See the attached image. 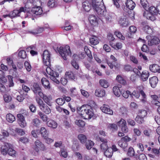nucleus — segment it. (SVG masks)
<instances>
[{
	"mask_svg": "<svg viewBox=\"0 0 160 160\" xmlns=\"http://www.w3.org/2000/svg\"><path fill=\"white\" fill-rule=\"evenodd\" d=\"M149 81L151 86L153 88H154L156 86L158 79L157 77L154 76L150 78Z\"/></svg>",
	"mask_w": 160,
	"mask_h": 160,
	"instance_id": "obj_18",
	"label": "nucleus"
},
{
	"mask_svg": "<svg viewBox=\"0 0 160 160\" xmlns=\"http://www.w3.org/2000/svg\"><path fill=\"white\" fill-rule=\"evenodd\" d=\"M24 66L26 70L28 72H30L31 70V66L30 63L28 61H26L24 62Z\"/></svg>",
	"mask_w": 160,
	"mask_h": 160,
	"instance_id": "obj_61",
	"label": "nucleus"
},
{
	"mask_svg": "<svg viewBox=\"0 0 160 160\" xmlns=\"http://www.w3.org/2000/svg\"><path fill=\"white\" fill-rule=\"evenodd\" d=\"M47 125L49 127L55 128L57 127V123L52 120H49L47 122Z\"/></svg>",
	"mask_w": 160,
	"mask_h": 160,
	"instance_id": "obj_28",
	"label": "nucleus"
},
{
	"mask_svg": "<svg viewBox=\"0 0 160 160\" xmlns=\"http://www.w3.org/2000/svg\"><path fill=\"white\" fill-rule=\"evenodd\" d=\"M143 29L144 31L148 34H151L153 32L152 28L148 25H145L143 27Z\"/></svg>",
	"mask_w": 160,
	"mask_h": 160,
	"instance_id": "obj_39",
	"label": "nucleus"
},
{
	"mask_svg": "<svg viewBox=\"0 0 160 160\" xmlns=\"http://www.w3.org/2000/svg\"><path fill=\"white\" fill-rule=\"evenodd\" d=\"M117 125L121 128L122 131L124 133H127L128 131V128L126 125V121L123 119H121L117 122Z\"/></svg>",
	"mask_w": 160,
	"mask_h": 160,
	"instance_id": "obj_9",
	"label": "nucleus"
},
{
	"mask_svg": "<svg viewBox=\"0 0 160 160\" xmlns=\"http://www.w3.org/2000/svg\"><path fill=\"white\" fill-rule=\"evenodd\" d=\"M41 82L42 85L46 88H50V83L46 78H43L41 79Z\"/></svg>",
	"mask_w": 160,
	"mask_h": 160,
	"instance_id": "obj_30",
	"label": "nucleus"
},
{
	"mask_svg": "<svg viewBox=\"0 0 160 160\" xmlns=\"http://www.w3.org/2000/svg\"><path fill=\"white\" fill-rule=\"evenodd\" d=\"M71 94L72 96L74 97L77 94V92L76 89L75 88H72L70 89Z\"/></svg>",
	"mask_w": 160,
	"mask_h": 160,
	"instance_id": "obj_64",
	"label": "nucleus"
},
{
	"mask_svg": "<svg viewBox=\"0 0 160 160\" xmlns=\"http://www.w3.org/2000/svg\"><path fill=\"white\" fill-rule=\"evenodd\" d=\"M121 94L122 96L125 98H127L130 95V94L131 92L127 90L126 91H124L122 92Z\"/></svg>",
	"mask_w": 160,
	"mask_h": 160,
	"instance_id": "obj_58",
	"label": "nucleus"
},
{
	"mask_svg": "<svg viewBox=\"0 0 160 160\" xmlns=\"http://www.w3.org/2000/svg\"><path fill=\"white\" fill-rule=\"evenodd\" d=\"M88 20L90 24L93 26L97 25L98 22V18L93 15H90L88 18Z\"/></svg>",
	"mask_w": 160,
	"mask_h": 160,
	"instance_id": "obj_16",
	"label": "nucleus"
},
{
	"mask_svg": "<svg viewBox=\"0 0 160 160\" xmlns=\"http://www.w3.org/2000/svg\"><path fill=\"white\" fill-rule=\"evenodd\" d=\"M90 44L93 45H95L98 44L99 42L98 38L96 36H93L90 38L89 39Z\"/></svg>",
	"mask_w": 160,
	"mask_h": 160,
	"instance_id": "obj_31",
	"label": "nucleus"
},
{
	"mask_svg": "<svg viewBox=\"0 0 160 160\" xmlns=\"http://www.w3.org/2000/svg\"><path fill=\"white\" fill-rule=\"evenodd\" d=\"M36 101L37 103L38 104V105L40 108V109H41L42 108L43 106H44L45 104L43 102L42 99L38 97L36 98Z\"/></svg>",
	"mask_w": 160,
	"mask_h": 160,
	"instance_id": "obj_42",
	"label": "nucleus"
},
{
	"mask_svg": "<svg viewBox=\"0 0 160 160\" xmlns=\"http://www.w3.org/2000/svg\"><path fill=\"white\" fill-rule=\"evenodd\" d=\"M119 23L122 27H125L128 26L129 24L127 19L124 18H121L119 20Z\"/></svg>",
	"mask_w": 160,
	"mask_h": 160,
	"instance_id": "obj_25",
	"label": "nucleus"
},
{
	"mask_svg": "<svg viewBox=\"0 0 160 160\" xmlns=\"http://www.w3.org/2000/svg\"><path fill=\"white\" fill-rule=\"evenodd\" d=\"M76 124L79 127H83L85 125V122L83 121L79 120H76L75 121Z\"/></svg>",
	"mask_w": 160,
	"mask_h": 160,
	"instance_id": "obj_62",
	"label": "nucleus"
},
{
	"mask_svg": "<svg viewBox=\"0 0 160 160\" xmlns=\"http://www.w3.org/2000/svg\"><path fill=\"white\" fill-rule=\"evenodd\" d=\"M38 114L43 122H46L48 121V118L46 115L44 114L43 113L40 111L38 112Z\"/></svg>",
	"mask_w": 160,
	"mask_h": 160,
	"instance_id": "obj_44",
	"label": "nucleus"
},
{
	"mask_svg": "<svg viewBox=\"0 0 160 160\" xmlns=\"http://www.w3.org/2000/svg\"><path fill=\"white\" fill-rule=\"evenodd\" d=\"M40 121L37 118L33 119L31 122L32 125L36 127H38L40 125Z\"/></svg>",
	"mask_w": 160,
	"mask_h": 160,
	"instance_id": "obj_40",
	"label": "nucleus"
},
{
	"mask_svg": "<svg viewBox=\"0 0 160 160\" xmlns=\"http://www.w3.org/2000/svg\"><path fill=\"white\" fill-rule=\"evenodd\" d=\"M50 54L48 51L47 50H45L42 54V58L43 62L46 67V71L47 72L48 74V77L56 83H58L59 82V80L57 79L58 78L59 74L58 73L51 70V68L48 66L50 65Z\"/></svg>",
	"mask_w": 160,
	"mask_h": 160,
	"instance_id": "obj_1",
	"label": "nucleus"
},
{
	"mask_svg": "<svg viewBox=\"0 0 160 160\" xmlns=\"http://www.w3.org/2000/svg\"><path fill=\"white\" fill-rule=\"evenodd\" d=\"M99 82L100 85L104 88H107L108 87L109 84L106 80L101 79L99 80Z\"/></svg>",
	"mask_w": 160,
	"mask_h": 160,
	"instance_id": "obj_32",
	"label": "nucleus"
},
{
	"mask_svg": "<svg viewBox=\"0 0 160 160\" xmlns=\"http://www.w3.org/2000/svg\"><path fill=\"white\" fill-rule=\"evenodd\" d=\"M92 4L88 1H85L82 3V7L84 10L88 12L91 9Z\"/></svg>",
	"mask_w": 160,
	"mask_h": 160,
	"instance_id": "obj_21",
	"label": "nucleus"
},
{
	"mask_svg": "<svg viewBox=\"0 0 160 160\" xmlns=\"http://www.w3.org/2000/svg\"><path fill=\"white\" fill-rule=\"evenodd\" d=\"M149 75V72L148 71H143L140 75L142 80L143 81H146Z\"/></svg>",
	"mask_w": 160,
	"mask_h": 160,
	"instance_id": "obj_27",
	"label": "nucleus"
},
{
	"mask_svg": "<svg viewBox=\"0 0 160 160\" xmlns=\"http://www.w3.org/2000/svg\"><path fill=\"white\" fill-rule=\"evenodd\" d=\"M114 17L115 14L113 13H109L107 15L105 13L103 17H105L107 21L109 22L113 21Z\"/></svg>",
	"mask_w": 160,
	"mask_h": 160,
	"instance_id": "obj_24",
	"label": "nucleus"
},
{
	"mask_svg": "<svg viewBox=\"0 0 160 160\" xmlns=\"http://www.w3.org/2000/svg\"><path fill=\"white\" fill-rule=\"evenodd\" d=\"M146 11L143 13V16L147 19L153 21L156 20V17L158 14V9L155 7L151 6L147 7Z\"/></svg>",
	"mask_w": 160,
	"mask_h": 160,
	"instance_id": "obj_3",
	"label": "nucleus"
},
{
	"mask_svg": "<svg viewBox=\"0 0 160 160\" xmlns=\"http://www.w3.org/2000/svg\"><path fill=\"white\" fill-rule=\"evenodd\" d=\"M48 25H46L44 27H40L38 28L36 30H34V31H30V33L35 35L38 33H40L42 32L45 29V28H48Z\"/></svg>",
	"mask_w": 160,
	"mask_h": 160,
	"instance_id": "obj_17",
	"label": "nucleus"
},
{
	"mask_svg": "<svg viewBox=\"0 0 160 160\" xmlns=\"http://www.w3.org/2000/svg\"><path fill=\"white\" fill-rule=\"evenodd\" d=\"M11 18H14L20 16L19 12L18 9L14 10L12 12L10 13Z\"/></svg>",
	"mask_w": 160,
	"mask_h": 160,
	"instance_id": "obj_52",
	"label": "nucleus"
},
{
	"mask_svg": "<svg viewBox=\"0 0 160 160\" xmlns=\"http://www.w3.org/2000/svg\"><path fill=\"white\" fill-rule=\"evenodd\" d=\"M12 145L11 144L7 143L4 144L1 148V153L3 155H6L8 151L9 148H11Z\"/></svg>",
	"mask_w": 160,
	"mask_h": 160,
	"instance_id": "obj_12",
	"label": "nucleus"
},
{
	"mask_svg": "<svg viewBox=\"0 0 160 160\" xmlns=\"http://www.w3.org/2000/svg\"><path fill=\"white\" fill-rule=\"evenodd\" d=\"M116 79L118 82L121 84L125 85L126 84L125 80L120 75L117 76Z\"/></svg>",
	"mask_w": 160,
	"mask_h": 160,
	"instance_id": "obj_49",
	"label": "nucleus"
},
{
	"mask_svg": "<svg viewBox=\"0 0 160 160\" xmlns=\"http://www.w3.org/2000/svg\"><path fill=\"white\" fill-rule=\"evenodd\" d=\"M135 120L137 123L140 124L144 123L145 121L144 118L139 115L137 116L135 118Z\"/></svg>",
	"mask_w": 160,
	"mask_h": 160,
	"instance_id": "obj_48",
	"label": "nucleus"
},
{
	"mask_svg": "<svg viewBox=\"0 0 160 160\" xmlns=\"http://www.w3.org/2000/svg\"><path fill=\"white\" fill-rule=\"evenodd\" d=\"M92 6L93 8L104 6L102 0H95L92 2Z\"/></svg>",
	"mask_w": 160,
	"mask_h": 160,
	"instance_id": "obj_15",
	"label": "nucleus"
},
{
	"mask_svg": "<svg viewBox=\"0 0 160 160\" xmlns=\"http://www.w3.org/2000/svg\"><path fill=\"white\" fill-rule=\"evenodd\" d=\"M18 118V122L22 128H24L27 125V123L25 120L24 117L21 114H18L17 115Z\"/></svg>",
	"mask_w": 160,
	"mask_h": 160,
	"instance_id": "obj_10",
	"label": "nucleus"
},
{
	"mask_svg": "<svg viewBox=\"0 0 160 160\" xmlns=\"http://www.w3.org/2000/svg\"><path fill=\"white\" fill-rule=\"evenodd\" d=\"M93 9L94 10L95 13L100 17H103L104 14L107 13L105 6L95 8Z\"/></svg>",
	"mask_w": 160,
	"mask_h": 160,
	"instance_id": "obj_7",
	"label": "nucleus"
},
{
	"mask_svg": "<svg viewBox=\"0 0 160 160\" xmlns=\"http://www.w3.org/2000/svg\"><path fill=\"white\" fill-rule=\"evenodd\" d=\"M115 35L118 38L120 39L124 40L125 39V37L123 36L122 33L118 31H116L115 32Z\"/></svg>",
	"mask_w": 160,
	"mask_h": 160,
	"instance_id": "obj_60",
	"label": "nucleus"
},
{
	"mask_svg": "<svg viewBox=\"0 0 160 160\" xmlns=\"http://www.w3.org/2000/svg\"><path fill=\"white\" fill-rule=\"evenodd\" d=\"M8 65L10 66H12V68L15 72L17 70V68L16 65L14 64L12 58L11 57H8L6 59Z\"/></svg>",
	"mask_w": 160,
	"mask_h": 160,
	"instance_id": "obj_22",
	"label": "nucleus"
},
{
	"mask_svg": "<svg viewBox=\"0 0 160 160\" xmlns=\"http://www.w3.org/2000/svg\"><path fill=\"white\" fill-rule=\"evenodd\" d=\"M129 30L131 33L129 34L128 33L127 36L128 38H131V34L135 33L137 31V28L136 27L132 26L130 27Z\"/></svg>",
	"mask_w": 160,
	"mask_h": 160,
	"instance_id": "obj_37",
	"label": "nucleus"
},
{
	"mask_svg": "<svg viewBox=\"0 0 160 160\" xmlns=\"http://www.w3.org/2000/svg\"><path fill=\"white\" fill-rule=\"evenodd\" d=\"M100 109L103 112L110 115H112L113 112L112 109L108 105L104 104L100 108Z\"/></svg>",
	"mask_w": 160,
	"mask_h": 160,
	"instance_id": "obj_13",
	"label": "nucleus"
},
{
	"mask_svg": "<svg viewBox=\"0 0 160 160\" xmlns=\"http://www.w3.org/2000/svg\"><path fill=\"white\" fill-rule=\"evenodd\" d=\"M40 109L46 114H49L51 112V110L49 107L46 104Z\"/></svg>",
	"mask_w": 160,
	"mask_h": 160,
	"instance_id": "obj_38",
	"label": "nucleus"
},
{
	"mask_svg": "<svg viewBox=\"0 0 160 160\" xmlns=\"http://www.w3.org/2000/svg\"><path fill=\"white\" fill-rule=\"evenodd\" d=\"M78 112L83 118L90 119L94 115L93 110L89 106L82 105L78 108Z\"/></svg>",
	"mask_w": 160,
	"mask_h": 160,
	"instance_id": "obj_2",
	"label": "nucleus"
},
{
	"mask_svg": "<svg viewBox=\"0 0 160 160\" xmlns=\"http://www.w3.org/2000/svg\"><path fill=\"white\" fill-rule=\"evenodd\" d=\"M6 119L10 123H12L15 120L14 116L11 113H8L6 116Z\"/></svg>",
	"mask_w": 160,
	"mask_h": 160,
	"instance_id": "obj_33",
	"label": "nucleus"
},
{
	"mask_svg": "<svg viewBox=\"0 0 160 160\" xmlns=\"http://www.w3.org/2000/svg\"><path fill=\"white\" fill-rule=\"evenodd\" d=\"M35 150L38 152L40 150L44 151L46 150V148L44 145L40 140H36L35 142Z\"/></svg>",
	"mask_w": 160,
	"mask_h": 160,
	"instance_id": "obj_8",
	"label": "nucleus"
},
{
	"mask_svg": "<svg viewBox=\"0 0 160 160\" xmlns=\"http://www.w3.org/2000/svg\"><path fill=\"white\" fill-rule=\"evenodd\" d=\"M18 56L22 58H25L27 57L26 51L23 50L20 51L18 53Z\"/></svg>",
	"mask_w": 160,
	"mask_h": 160,
	"instance_id": "obj_51",
	"label": "nucleus"
},
{
	"mask_svg": "<svg viewBox=\"0 0 160 160\" xmlns=\"http://www.w3.org/2000/svg\"><path fill=\"white\" fill-rule=\"evenodd\" d=\"M56 102L58 105L62 106L65 103V101L63 98H59L56 100Z\"/></svg>",
	"mask_w": 160,
	"mask_h": 160,
	"instance_id": "obj_55",
	"label": "nucleus"
},
{
	"mask_svg": "<svg viewBox=\"0 0 160 160\" xmlns=\"http://www.w3.org/2000/svg\"><path fill=\"white\" fill-rule=\"evenodd\" d=\"M44 102L49 106H52V103L50 102V98L45 95L42 98Z\"/></svg>",
	"mask_w": 160,
	"mask_h": 160,
	"instance_id": "obj_50",
	"label": "nucleus"
},
{
	"mask_svg": "<svg viewBox=\"0 0 160 160\" xmlns=\"http://www.w3.org/2000/svg\"><path fill=\"white\" fill-rule=\"evenodd\" d=\"M94 143L91 140H88L87 141L85 142V146L86 148L88 149H90L93 146Z\"/></svg>",
	"mask_w": 160,
	"mask_h": 160,
	"instance_id": "obj_41",
	"label": "nucleus"
},
{
	"mask_svg": "<svg viewBox=\"0 0 160 160\" xmlns=\"http://www.w3.org/2000/svg\"><path fill=\"white\" fill-rule=\"evenodd\" d=\"M78 138L80 142L82 144L85 143L87 140L86 136L82 134H80L78 135Z\"/></svg>",
	"mask_w": 160,
	"mask_h": 160,
	"instance_id": "obj_34",
	"label": "nucleus"
},
{
	"mask_svg": "<svg viewBox=\"0 0 160 160\" xmlns=\"http://www.w3.org/2000/svg\"><path fill=\"white\" fill-rule=\"evenodd\" d=\"M57 50L58 51L60 55L64 60L67 59V57L70 56L71 54L70 47L68 45H66L64 47H57Z\"/></svg>",
	"mask_w": 160,
	"mask_h": 160,
	"instance_id": "obj_4",
	"label": "nucleus"
},
{
	"mask_svg": "<svg viewBox=\"0 0 160 160\" xmlns=\"http://www.w3.org/2000/svg\"><path fill=\"white\" fill-rule=\"evenodd\" d=\"M131 140V138H130L128 136H125L122 137L121 140L118 142V144L124 151H125L128 146L127 142L130 141Z\"/></svg>",
	"mask_w": 160,
	"mask_h": 160,
	"instance_id": "obj_5",
	"label": "nucleus"
},
{
	"mask_svg": "<svg viewBox=\"0 0 160 160\" xmlns=\"http://www.w3.org/2000/svg\"><path fill=\"white\" fill-rule=\"evenodd\" d=\"M31 12L34 15L39 16L42 14L43 11L42 9L40 7H32Z\"/></svg>",
	"mask_w": 160,
	"mask_h": 160,
	"instance_id": "obj_11",
	"label": "nucleus"
},
{
	"mask_svg": "<svg viewBox=\"0 0 160 160\" xmlns=\"http://www.w3.org/2000/svg\"><path fill=\"white\" fill-rule=\"evenodd\" d=\"M39 133H40L42 136L43 138H46V137L48 136V133L47 129L45 127H41L40 129Z\"/></svg>",
	"mask_w": 160,
	"mask_h": 160,
	"instance_id": "obj_29",
	"label": "nucleus"
},
{
	"mask_svg": "<svg viewBox=\"0 0 160 160\" xmlns=\"http://www.w3.org/2000/svg\"><path fill=\"white\" fill-rule=\"evenodd\" d=\"M29 5H31L30 7L32 8V7H39L38 5H41V1L40 0H31L30 2H28Z\"/></svg>",
	"mask_w": 160,
	"mask_h": 160,
	"instance_id": "obj_26",
	"label": "nucleus"
},
{
	"mask_svg": "<svg viewBox=\"0 0 160 160\" xmlns=\"http://www.w3.org/2000/svg\"><path fill=\"white\" fill-rule=\"evenodd\" d=\"M95 94L98 97H102L105 94V91L103 89H98L96 90Z\"/></svg>",
	"mask_w": 160,
	"mask_h": 160,
	"instance_id": "obj_23",
	"label": "nucleus"
},
{
	"mask_svg": "<svg viewBox=\"0 0 160 160\" xmlns=\"http://www.w3.org/2000/svg\"><path fill=\"white\" fill-rule=\"evenodd\" d=\"M66 78L67 79L73 80L74 78L73 73L71 72H67L65 73Z\"/></svg>",
	"mask_w": 160,
	"mask_h": 160,
	"instance_id": "obj_45",
	"label": "nucleus"
},
{
	"mask_svg": "<svg viewBox=\"0 0 160 160\" xmlns=\"http://www.w3.org/2000/svg\"><path fill=\"white\" fill-rule=\"evenodd\" d=\"M140 3L144 9H146L148 7V3L147 0H140Z\"/></svg>",
	"mask_w": 160,
	"mask_h": 160,
	"instance_id": "obj_56",
	"label": "nucleus"
},
{
	"mask_svg": "<svg viewBox=\"0 0 160 160\" xmlns=\"http://www.w3.org/2000/svg\"><path fill=\"white\" fill-rule=\"evenodd\" d=\"M147 114V111L145 110H140L138 111V115L143 118L145 117Z\"/></svg>",
	"mask_w": 160,
	"mask_h": 160,
	"instance_id": "obj_54",
	"label": "nucleus"
},
{
	"mask_svg": "<svg viewBox=\"0 0 160 160\" xmlns=\"http://www.w3.org/2000/svg\"><path fill=\"white\" fill-rule=\"evenodd\" d=\"M7 153L10 156H15L16 154V151L11 148H9L8 150Z\"/></svg>",
	"mask_w": 160,
	"mask_h": 160,
	"instance_id": "obj_57",
	"label": "nucleus"
},
{
	"mask_svg": "<svg viewBox=\"0 0 160 160\" xmlns=\"http://www.w3.org/2000/svg\"><path fill=\"white\" fill-rule=\"evenodd\" d=\"M108 128L112 131L117 130L118 129L117 126L116 124H109L108 125Z\"/></svg>",
	"mask_w": 160,
	"mask_h": 160,
	"instance_id": "obj_59",
	"label": "nucleus"
},
{
	"mask_svg": "<svg viewBox=\"0 0 160 160\" xmlns=\"http://www.w3.org/2000/svg\"><path fill=\"white\" fill-rule=\"evenodd\" d=\"M104 154L107 157L111 158L112 155V151L110 148H108V149L105 151Z\"/></svg>",
	"mask_w": 160,
	"mask_h": 160,
	"instance_id": "obj_46",
	"label": "nucleus"
},
{
	"mask_svg": "<svg viewBox=\"0 0 160 160\" xmlns=\"http://www.w3.org/2000/svg\"><path fill=\"white\" fill-rule=\"evenodd\" d=\"M32 89L34 93L36 94L38 93V92L40 91L41 89L38 84L37 83H34L33 85V88H32Z\"/></svg>",
	"mask_w": 160,
	"mask_h": 160,
	"instance_id": "obj_36",
	"label": "nucleus"
},
{
	"mask_svg": "<svg viewBox=\"0 0 160 160\" xmlns=\"http://www.w3.org/2000/svg\"><path fill=\"white\" fill-rule=\"evenodd\" d=\"M125 4L126 7L130 10H133L136 5L135 3L132 0H127Z\"/></svg>",
	"mask_w": 160,
	"mask_h": 160,
	"instance_id": "obj_20",
	"label": "nucleus"
},
{
	"mask_svg": "<svg viewBox=\"0 0 160 160\" xmlns=\"http://www.w3.org/2000/svg\"><path fill=\"white\" fill-rule=\"evenodd\" d=\"M150 70L153 72L160 73V67L157 64H153L149 66Z\"/></svg>",
	"mask_w": 160,
	"mask_h": 160,
	"instance_id": "obj_19",
	"label": "nucleus"
},
{
	"mask_svg": "<svg viewBox=\"0 0 160 160\" xmlns=\"http://www.w3.org/2000/svg\"><path fill=\"white\" fill-rule=\"evenodd\" d=\"M146 38L148 39V44L149 46L158 44L160 42L159 39L155 36H148Z\"/></svg>",
	"mask_w": 160,
	"mask_h": 160,
	"instance_id": "obj_6",
	"label": "nucleus"
},
{
	"mask_svg": "<svg viewBox=\"0 0 160 160\" xmlns=\"http://www.w3.org/2000/svg\"><path fill=\"white\" fill-rule=\"evenodd\" d=\"M127 154L128 156L130 157H132L134 155V151L132 148H129Z\"/></svg>",
	"mask_w": 160,
	"mask_h": 160,
	"instance_id": "obj_63",
	"label": "nucleus"
},
{
	"mask_svg": "<svg viewBox=\"0 0 160 160\" xmlns=\"http://www.w3.org/2000/svg\"><path fill=\"white\" fill-rule=\"evenodd\" d=\"M7 80L5 77L4 72L1 70H0V82H6Z\"/></svg>",
	"mask_w": 160,
	"mask_h": 160,
	"instance_id": "obj_47",
	"label": "nucleus"
},
{
	"mask_svg": "<svg viewBox=\"0 0 160 160\" xmlns=\"http://www.w3.org/2000/svg\"><path fill=\"white\" fill-rule=\"evenodd\" d=\"M78 60V55L74 54L72 56V60L71 61V64L73 67L76 69H78L79 66L77 61Z\"/></svg>",
	"mask_w": 160,
	"mask_h": 160,
	"instance_id": "obj_14",
	"label": "nucleus"
},
{
	"mask_svg": "<svg viewBox=\"0 0 160 160\" xmlns=\"http://www.w3.org/2000/svg\"><path fill=\"white\" fill-rule=\"evenodd\" d=\"M143 88L142 86L138 87V90H139L140 94V93L143 98H146V95L143 90Z\"/></svg>",
	"mask_w": 160,
	"mask_h": 160,
	"instance_id": "obj_53",
	"label": "nucleus"
},
{
	"mask_svg": "<svg viewBox=\"0 0 160 160\" xmlns=\"http://www.w3.org/2000/svg\"><path fill=\"white\" fill-rule=\"evenodd\" d=\"M133 96H134L137 98H138L140 96V92L139 90H138V88L136 90H134L132 93L131 92L130 94V97L132 98Z\"/></svg>",
	"mask_w": 160,
	"mask_h": 160,
	"instance_id": "obj_43",
	"label": "nucleus"
},
{
	"mask_svg": "<svg viewBox=\"0 0 160 160\" xmlns=\"http://www.w3.org/2000/svg\"><path fill=\"white\" fill-rule=\"evenodd\" d=\"M113 92L115 95L118 97H119L120 96L122 92L119 88L117 86H114L113 87Z\"/></svg>",
	"mask_w": 160,
	"mask_h": 160,
	"instance_id": "obj_35",
	"label": "nucleus"
}]
</instances>
